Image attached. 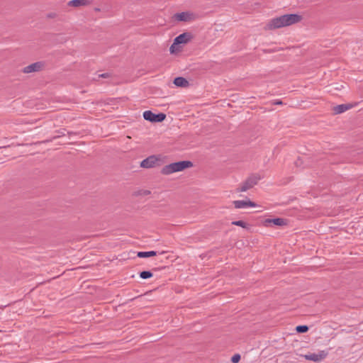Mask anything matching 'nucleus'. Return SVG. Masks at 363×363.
Wrapping results in <instances>:
<instances>
[{
    "instance_id": "6e6552de",
    "label": "nucleus",
    "mask_w": 363,
    "mask_h": 363,
    "mask_svg": "<svg viewBox=\"0 0 363 363\" xmlns=\"http://www.w3.org/2000/svg\"><path fill=\"white\" fill-rule=\"evenodd\" d=\"M287 224L286 220L280 218H267L262 221V225L265 228L271 227L272 225L277 226H284Z\"/></svg>"
},
{
    "instance_id": "2eb2a0df",
    "label": "nucleus",
    "mask_w": 363,
    "mask_h": 363,
    "mask_svg": "<svg viewBox=\"0 0 363 363\" xmlns=\"http://www.w3.org/2000/svg\"><path fill=\"white\" fill-rule=\"evenodd\" d=\"M157 255L155 251H147V252H139L138 253V257L144 258V257H150L152 256H155Z\"/></svg>"
},
{
    "instance_id": "f8f14e48",
    "label": "nucleus",
    "mask_w": 363,
    "mask_h": 363,
    "mask_svg": "<svg viewBox=\"0 0 363 363\" xmlns=\"http://www.w3.org/2000/svg\"><path fill=\"white\" fill-rule=\"evenodd\" d=\"M174 84L179 87H186L189 86V82L182 77H176L174 80Z\"/></svg>"
},
{
    "instance_id": "39448f33",
    "label": "nucleus",
    "mask_w": 363,
    "mask_h": 363,
    "mask_svg": "<svg viewBox=\"0 0 363 363\" xmlns=\"http://www.w3.org/2000/svg\"><path fill=\"white\" fill-rule=\"evenodd\" d=\"M166 116L164 113L155 114L150 111H145L143 113V118L146 121L151 122H162L164 120Z\"/></svg>"
},
{
    "instance_id": "7ed1b4c3",
    "label": "nucleus",
    "mask_w": 363,
    "mask_h": 363,
    "mask_svg": "<svg viewBox=\"0 0 363 363\" xmlns=\"http://www.w3.org/2000/svg\"><path fill=\"white\" fill-rule=\"evenodd\" d=\"M328 356V352L327 350H320L316 353H308L304 354L303 357L308 361L314 362H320L325 359Z\"/></svg>"
},
{
    "instance_id": "aec40b11",
    "label": "nucleus",
    "mask_w": 363,
    "mask_h": 363,
    "mask_svg": "<svg viewBox=\"0 0 363 363\" xmlns=\"http://www.w3.org/2000/svg\"><path fill=\"white\" fill-rule=\"evenodd\" d=\"M99 76L101 77H108V74H101Z\"/></svg>"
},
{
    "instance_id": "4468645a",
    "label": "nucleus",
    "mask_w": 363,
    "mask_h": 363,
    "mask_svg": "<svg viewBox=\"0 0 363 363\" xmlns=\"http://www.w3.org/2000/svg\"><path fill=\"white\" fill-rule=\"evenodd\" d=\"M231 224L233 225H237V226L241 227L246 230H249L250 227V224H248L247 222L242 220L233 221L231 223Z\"/></svg>"
},
{
    "instance_id": "20e7f679",
    "label": "nucleus",
    "mask_w": 363,
    "mask_h": 363,
    "mask_svg": "<svg viewBox=\"0 0 363 363\" xmlns=\"http://www.w3.org/2000/svg\"><path fill=\"white\" fill-rule=\"evenodd\" d=\"M177 21L191 22L197 18V15L190 11L177 13L173 16Z\"/></svg>"
},
{
    "instance_id": "f3484780",
    "label": "nucleus",
    "mask_w": 363,
    "mask_h": 363,
    "mask_svg": "<svg viewBox=\"0 0 363 363\" xmlns=\"http://www.w3.org/2000/svg\"><path fill=\"white\" fill-rule=\"evenodd\" d=\"M140 278L146 279L152 277V273L150 271H143L140 274Z\"/></svg>"
},
{
    "instance_id": "412c9836",
    "label": "nucleus",
    "mask_w": 363,
    "mask_h": 363,
    "mask_svg": "<svg viewBox=\"0 0 363 363\" xmlns=\"http://www.w3.org/2000/svg\"><path fill=\"white\" fill-rule=\"evenodd\" d=\"M247 189V187L243 186L241 189L242 191H245Z\"/></svg>"
},
{
    "instance_id": "ddd939ff",
    "label": "nucleus",
    "mask_w": 363,
    "mask_h": 363,
    "mask_svg": "<svg viewBox=\"0 0 363 363\" xmlns=\"http://www.w3.org/2000/svg\"><path fill=\"white\" fill-rule=\"evenodd\" d=\"M89 0H72L68 2L69 6L78 7L81 6L87 5Z\"/></svg>"
},
{
    "instance_id": "6ab92c4d",
    "label": "nucleus",
    "mask_w": 363,
    "mask_h": 363,
    "mask_svg": "<svg viewBox=\"0 0 363 363\" xmlns=\"http://www.w3.org/2000/svg\"><path fill=\"white\" fill-rule=\"evenodd\" d=\"M240 355L239 354H235L231 357V362L233 363H238L240 360Z\"/></svg>"
},
{
    "instance_id": "1a4fd4ad",
    "label": "nucleus",
    "mask_w": 363,
    "mask_h": 363,
    "mask_svg": "<svg viewBox=\"0 0 363 363\" xmlns=\"http://www.w3.org/2000/svg\"><path fill=\"white\" fill-rule=\"evenodd\" d=\"M43 67V64L40 62L33 63L30 65L25 67L23 69L24 73H31L40 71Z\"/></svg>"
},
{
    "instance_id": "a211bd4d",
    "label": "nucleus",
    "mask_w": 363,
    "mask_h": 363,
    "mask_svg": "<svg viewBox=\"0 0 363 363\" xmlns=\"http://www.w3.org/2000/svg\"><path fill=\"white\" fill-rule=\"evenodd\" d=\"M296 330L300 333H306L308 330V327L306 325H298L296 328Z\"/></svg>"
},
{
    "instance_id": "dca6fc26",
    "label": "nucleus",
    "mask_w": 363,
    "mask_h": 363,
    "mask_svg": "<svg viewBox=\"0 0 363 363\" xmlns=\"http://www.w3.org/2000/svg\"><path fill=\"white\" fill-rule=\"evenodd\" d=\"M179 45V44H175V40H174L173 43L172 44V45L169 48L170 52L172 54H173V53H175V52L179 51L180 48Z\"/></svg>"
},
{
    "instance_id": "0eeeda50",
    "label": "nucleus",
    "mask_w": 363,
    "mask_h": 363,
    "mask_svg": "<svg viewBox=\"0 0 363 363\" xmlns=\"http://www.w3.org/2000/svg\"><path fill=\"white\" fill-rule=\"evenodd\" d=\"M159 161L160 158L158 157L156 155H151L140 162V167L143 168H152L155 167Z\"/></svg>"
},
{
    "instance_id": "9d476101",
    "label": "nucleus",
    "mask_w": 363,
    "mask_h": 363,
    "mask_svg": "<svg viewBox=\"0 0 363 363\" xmlns=\"http://www.w3.org/2000/svg\"><path fill=\"white\" fill-rule=\"evenodd\" d=\"M353 107L351 104H340L335 106L333 108V111L335 114H340L345 112L346 111L352 108Z\"/></svg>"
},
{
    "instance_id": "423d86ee",
    "label": "nucleus",
    "mask_w": 363,
    "mask_h": 363,
    "mask_svg": "<svg viewBox=\"0 0 363 363\" xmlns=\"http://www.w3.org/2000/svg\"><path fill=\"white\" fill-rule=\"evenodd\" d=\"M234 207L237 209L247 208H255L257 204L252 201L249 199L244 200H236L233 202Z\"/></svg>"
},
{
    "instance_id": "f03ea898",
    "label": "nucleus",
    "mask_w": 363,
    "mask_h": 363,
    "mask_svg": "<svg viewBox=\"0 0 363 363\" xmlns=\"http://www.w3.org/2000/svg\"><path fill=\"white\" fill-rule=\"evenodd\" d=\"M194 166L193 163L189 160L179 161L167 164L161 169V173L164 175H169L176 172H182L186 169Z\"/></svg>"
},
{
    "instance_id": "f257e3e1",
    "label": "nucleus",
    "mask_w": 363,
    "mask_h": 363,
    "mask_svg": "<svg viewBox=\"0 0 363 363\" xmlns=\"http://www.w3.org/2000/svg\"><path fill=\"white\" fill-rule=\"evenodd\" d=\"M302 20L303 16L298 13L284 14L269 19L267 22L264 29L266 30H274L297 24Z\"/></svg>"
},
{
    "instance_id": "9b49d317",
    "label": "nucleus",
    "mask_w": 363,
    "mask_h": 363,
    "mask_svg": "<svg viewBox=\"0 0 363 363\" xmlns=\"http://www.w3.org/2000/svg\"><path fill=\"white\" fill-rule=\"evenodd\" d=\"M190 34L188 33H184L180 34L174 38L175 44H184L190 40Z\"/></svg>"
}]
</instances>
